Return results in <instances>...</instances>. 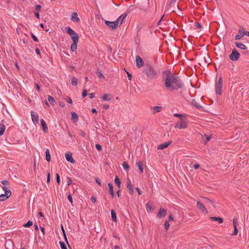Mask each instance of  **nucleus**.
Segmentation results:
<instances>
[{
    "label": "nucleus",
    "mask_w": 249,
    "mask_h": 249,
    "mask_svg": "<svg viewBox=\"0 0 249 249\" xmlns=\"http://www.w3.org/2000/svg\"><path fill=\"white\" fill-rule=\"evenodd\" d=\"M71 120L73 123H76L78 119V116L75 112H71Z\"/></svg>",
    "instance_id": "20"
},
{
    "label": "nucleus",
    "mask_w": 249,
    "mask_h": 249,
    "mask_svg": "<svg viewBox=\"0 0 249 249\" xmlns=\"http://www.w3.org/2000/svg\"><path fill=\"white\" fill-rule=\"evenodd\" d=\"M95 147L98 151L102 150V146L99 144H96Z\"/></svg>",
    "instance_id": "49"
},
{
    "label": "nucleus",
    "mask_w": 249,
    "mask_h": 249,
    "mask_svg": "<svg viewBox=\"0 0 249 249\" xmlns=\"http://www.w3.org/2000/svg\"><path fill=\"white\" fill-rule=\"evenodd\" d=\"M146 208L147 211H151V205L149 203H147L146 204Z\"/></svg>",
    "instance_id": "45"
},
{
    "label": "nucleus",
    "mask_w": 249,
    "mask_h": 249,
    "mask_svg": "<svg viewBox=\"0 0 249 249\" xmlns=\"http://www.w3.org/2000/svg\"><path fill=\"white\" fill-rule=\"evenodd\" d=\"M172 142V141H169L167 142H164L163 143L160 144L158 146V149H163L166 147H167Z\"/></svg>",
    "instance_id": "14"
},
{
    "label": "nucleus",
    "mask_w": 249,
    "mask_h": 249,
    "mask_svg": "<svg viewBox=\"0 0 249 249\" xmlns=\"http://www.w3.org/2000/svg\"><path fill=\"white\" fill-rule=\"evenodd\" d=\"M192 104L197 108H200L202 107L197 102L196 100L194 99L192 101Z\"/></svg>",
    "instance_id": "27"
},
{
    "label": "nucleus",
    "mask_w": 249,
    "mask_h": 249,
    "mask_svg": "<svg viewBox=\"0 0 249 249\" xmlns=\"http://www.w3.org/2000/svg\"><path fill=\"white\" fill-rule=\"evenodd\" d=\"M164 226H165V229L166 231H167L170 227V224H169V222L168 221H165Z\"/></svg>",
    "instance_id": "41"
},
{
    "label": "nucleus",
    "mask_w": 249,
    "mask_h": 249,
    "mask_svg": "<svg viewBox=\"0 0 249 249\" xmlns=\"http://www.w3.org/2000/svg\"><path fill=\"white\" fill-rule=\"evenodd\" d=\"M90 200L93 203H95L96 201V198L94 196H92Z\"/></svg>",
    "instance_id": "63"
},
{
    "label": "nucleus",
    "mask_w": 249,
    "mask_h": 249,
    "mask_svg": "<svg viewBox=\"0 0 249 249\" xmlns=\"http://www.w3.org/2000/svg\"><path fill=\"white\" fill-rule=\"evenodd\" d=\"M137 165L138 167L140 170V173H142L143 172V164L142 161H141V160L138 161L137 162Z\"/></svg>",
    "instance_id": "21"
},
{
    "label": "nucleus",
    "mask_w": 249,
    "mask_h": 249,
    "mask_svg": "<svg viewBox=\"0 0 249 249\" xmlns=\"http://www.w3.org/2000/svg\"><path fill=\"white\" fill-rule=\"evenodd\" d=\"M205 138H206V142H208L209 141L211 138H212V136L211 135H205Z\"/></svg>",
    "instance_id": "52"
},
{
    "label": "nucleus",
    "mask_w": 249,
    "mask_h": 249,
    "mask_svg": "<svg viewBox=\"0 0 249 249\" xmlns=\"http://www.w3.org/2000/svg\"><path fill=\"white\" fill-rule=\"evenodd\" d=\"M188 123L184 120V119L180 120V122H178L175 126V128L183 129L187 127Z\"/></svg>",
    "instance_id": "9"
},
{
    "label": "nucleus",
    "mask_w": 249,
    "mask_h": 249,
    "mask_svg": "<svg viewBox=\"0 0 249 249\" xmlns=\"http://www.w3.org/2000/svg\"><path fill=\"white\" fill-rule=\"evenodd\" d=\"M67 102L69 103V104H71L72 103V100L71 99V98L70 97H67V100H66Z\"/></svg>",
    "instance_id": "53"
},
{
    "label": "nucleus",
    "mask_w": 249,
    "mask_h": 249,
    "mask_svg": "<svg viewBox=\"0 0 249 249\" xmlns=\"http://www.w3.org/2000/svg\"><path fill=\"white\" fill-rule=\"evenodd\" d=\"M210 219L213 221H217L220 224L222 223L223 222V218L220 217H211Z\"/></svg>",
    "instance_id": "23"
},
{
    "label": "nucleus",
    "mask_w": 249,
    "mask_h": 249,
    "mask_svg": "<svg viewBox=\"0 0 249 249\" xmlns=\"http://www.w3.org/2000/svg\"><path fill=\"white\" fill-rule=\"evenodd\" d=\"M240 54L234 48L232 50L231 53L229 55V58L232 61H236L239 59Z\"/></svg>",
    "instance_id": "7"
},
{
    "label": "nucleus",
    "mask_w": 249,
    "mask_h": 249,
    "mask_svg": "<svg viewBox=\"0 0 249 249\" xmlns=\"http://www.w3.org/2000/svg\"><path fill=\"white\" fill-rule=\"evenodd\" d=\"M108 187L109 188V193L112 198H113L114 196V194L113 192V187L111 183H109L108 184Z\"/></svg>",
    "instance_id": "19"
},
{
    "label": "nucleus",
    "mask_w": 249,
    "mask_h": 249,
    "mask_svg": "<svg viewBox=\"0 0 249 249\" xmlns=\"http://www.w3.org/2000/svg\"><path fill=\"white\" fill-rule=\"evenodd\" d=\"M59 244L61 249H67V247L64 242L62 241H60Z\"/></svg>",
    "instance_id": "40"
},
{
    "label": "nucleus",
    "mask_w": 249,
    "mask_h": 249,
    "mask_svg": "<svg viewBox=\"0 0 249 249\" xmlns=\"http://www.w3.org/2000/svg\"><path fill=\"white\" fill-rule=\"evenodd\" d=\"M40 123L43 128V130L45 133L48 132V127L46 123H45V121L42 119L40 120Z\"/></svg>",
    "instance_id": "18"
},
{
    "label": "nucleus",
    "mask_w": 249,
    "mask_h": 249,
    "mask_svg": "<svg viewBox=\"0 0 249 249\" xmlns=\"http://www.w3.org/2000/svg\"><path fill=\"white\" fill-rule=\"evenodd\" d=\"M49 102L52 105H54V103H55L54 98L51 95H49L48 97Z\"/></svg>",
    "instance_id": "35"
},
{
    "label": "nucleus",
    "mask_w": 249,
    "mask_h": 249,
    "mask_svg": "<svg viewBox=\"0 0 249 249\" xmlns=\"http://www.w3.org/2000/svg\"><path fill=\"white\" fill-rule=\"evenodd\" d=\"M126 73H127V77H128V80H131V79H132L131 74L128 72H126Z\"/></svg>",
    "instance_id": "61"
},
{
    "label": "nucleus",
    "mask_w": 249,
    "mask_h": 249,
    "mask_svg": "<svg viewBox=\"0 0 249 249\" xmlns=\"http://www.w3.org/2000/svg\"><path fill=\"white\" fill-rule=\"evenodd\" d=\"M2 189L5 191V194L0 195V201H3L8 199L11 195V192L6 187H2Z\"/></svg>",
    "instance_id": "4"
},
{
    "label": "nucleus",
    "mask_w": 249,
    "mask_h": 249,
    "mask_svg": "<svg viewBox=\"0 0 249 249\" xmlns=\"http://www.w3.org/2000/svg\"><path fill=\"white\" fill-rule=\"evenodd\" d=\"M238 231L237 230V227L234 228V232H233V235H236L238 233Z\"/></svg>",
    "instance_id": "54"
},
{
    "label": "nucleus",
    "mask_w": 249,
    "mask_h": 249,
    "mask_svg": "<svg viewBox=\"0 0 249 249\" xmlns=\"http://www.w3.org/2000/svg\"><path fill=\"white\" fill-rule=\"evenodd\" d=\"M95 181H96V182L98 184H99V185H100V186L101 185V180H100V179L99 178H95Z\"/></svg>",
    "instance_id": "56"
},
{
    "label": "nucleus",
    "mask_w": 249,
    "mask_h": 249,
    "mask_svg": "<svg viewBox=\"0 0 249 249\" xmlns=\"http://www.w3.org/2000/svg\"><path fill=\"white\" fill-rule=\"evenodd\" d=\"M174 116L175 117L179 118L180 120H182L183 119H184V118L186 116L185 115L180 114H178V113H175L174 114Z\"/></svg>",
    "instance_id": "36"
},
{
    "label": "nucleus",
    "mask_w": 249,
    "mask_h": 249,
    "mask_svg": "<svg viewBox=\"0 0 249 249\" xmlns=\"http://www.w3.org/2000/svg\"><path fill=\"white\" fill-rule=\"evenodd\" d=\"M105 24L108 26L112 30L116 29L118 26V20L115 21H105Z\"/></svg>",
    "instance_id": "8"
},
{
    "label": "nucleus",
    "mask_w": 249,
    "mask_h": 249,
    "mask_svg": "<svg viewBox=\"0 0 249 249\" xmlns=\"http://www.w3.org/2000/svg\"><path fill=\"white\" fill-rule=\"evenodd\" d=\"M127 14H124L121 15L116 20H118V22L121 20V24L123 22L124 19L126 17Z\"/></svg>",
    "instance_id": "25"
},
{
    "label": "nucleus",
    "mask_w": 249,
    "mask_h": 249,
    "mask_svg": "<svg viewBox=\"0 0 249 249\" xmlns=\"http://www.w3.org/2000/svg\"><path fill=\"white\" fill-rule=\"evenodd\" d=\"M77 84V79L75 77H72L71 78V84L73 86H76Z\"/></svg>",
    "instance_id": "38"
},
{
    "label": "nucleus",
    "mask_w": 249,
    "mask_h": 249,
    "mask_svg": "<svg viewBox=\"0 0 249 249\" xmlns=\"http://www.w3.org/2000/svg\"><path fill=\"white\" fill-rule=\"evenodd\" d=\"M123 167L124 170L128 171L129 169V166L126 161H124L123 163Z\"/></svg>",
    "instance_id": "37"
},
{
    "label": "nucleus",
    "mask_w": 249,
    "mask_h": 249,
    "mask_svg": "<svg viewBox=\"0 0 249 249\" xmlns=\"http://www.w3.org/2000/svg\"><path fill=\"white\" fill-rule=\"evenodd\" d=\"M222 88V78L219 77L218 81L215 84V92L217 95H221Z\"/></svg>",
    "instance_id": "5"
},
{
    "label": "nucleus",
    "mask_w": 249,
    "mask_h": 249,
    "mask_svg": "<svg viewBox=\"0 0 249 249\" xmlns=\"http://www.w3.org/2000/svg\"><path fill=\"white\" fill-rule=\"evenodd\" d=\"M195 26L196 27V28H199V29H201L202 27L201 23L199 22L196 23Z\"/></svg>",
    "instance_id": "48"
},
{
    "label": "nucleus",
    "mask_w": 249,
    "mask_h": 249,
    "mask_svg": "<svg viewBox=\"0 0 249 249\" xmlns=\"http://www.w3.org/2000/svg\"><path fill=\"white\" fill-rule=\"evenodd\" d=\"M163 74H165L163 77L165 86L169 90L173 91L183 87L184 84L179 76L167 71H163Z\"/></svg>",
    "instance_id": "1"
},
{
    "label": "nucleus",
    "mask_w": 249,
    "mask_h": 249,
    "mask_svg": "<svg viewBox=\"0 0 249 249\" xmlns=\"http://www.w3.org/2000/svg\"><path fill=\"white\" fill-rule=\"evenodd\" d=\"M78 41H74L73 42V44L71 45V50L72 52H74L77 48V43Z\"/></svg>",
    "instance_id": "30"
},
{
    "label": "nucleus",
    "mask_w": 249,
    "mask_h": 249,
    "mask_svg": "<svg viewBox=\"0 0 249 249\" xmlns=\"http://www.w3.org/2000/svg\"><path fill=\"white\" fill-rule=\"evenodd\" d=\"M82 137H85V133L82 130H80V133H79Z\"/></svg>",
    "instance_id": "60"
},
{
    "label": "nucleus",
    "mask_w": 249,
    "mask_h": 249,
    "mask_svg": "<svg viewBox=\"0 0 249 249\" xmlns=\"http://www.w3.org/2000/svg\"><path fill=\"white\" fill-rule=\"evenodd\" d=\"M197 207L199 208L202 212L207 213L208 211L206 209L204 205L200 202L197 201L196 203Z\"/></svg>",
    "instance_id": "13"
},
{
    "label": "nucleus",
    "mask_w": 249,
    "mask_h": 249,
    "mask_svg": "<svg viewBox=\"0 0 249 249\" xmlns=\"http://www.w3.org/2000/svg\"><path fill=\"white\" fill-rule=\"evenodd\" d=\"M153 113L155 114L161 111L162 107H161L156 106L153 107Z\"/></svg>",
    "instance_id": "29"
},
{
    "label": "nucleus",
    "mask_w": 249,
    "mask_h": 249,
    "mask_svg": "<svg viewBox=\"0 0 249 249\" xmlns=\"http://www.w3.org/2000/svg\"><path fill=\"white\" fill-rule=\"evenodd\" d=\"M233 224L234 228L237 227V220L235 218L233 219Z\"/></svg>",
    "instance_id": "51"
},
{
    "label": "nucleus",
    "mask_w": 249,
    "mask_h": 249,
    "mask_svg": "<svg viewBox=\"0 0 249 249\" xmlns=\"http://www.w3.org/2000/svg\"><path fill=\"white\" fill-rule=\"evenodd\" d=\"M143 71L148 78L155 79L157 76V72L153 67L148 64H145L143 69Z\"/></svg>",
    "instance_id": "2"
},
{
    "label": "nucleus",
    "mask_w": 249,
    "mask_h": 249,
    "mask_svg": "<svg viewBox=\"0 0 249 249\" xmlns=\"http://www.w3.org/2000/svg\"><path fill=\"white\" fill-rule=\"evenodd\" d=\"M204 198V203H207V204H209V203H210L214 207H215V206H214V203L213 201L212 200H211V199H210L209 198H207V197H203Z\"/></svg>",
    "instance_id": "28"
},
{
    "label": "nucleus",
    "mask_w": 249,
    "mask_h": 249,
    "mask_svg": "<svg viewBox=\"0 0 249 249\" xmlns=\"http://www.w3.org/2000/svg\"><path fill=\"white\" fill-rule=\"evenodd\" d=\"M67 178L68 179V185L69 186L72 183V180L71 178Z\"/></svg>",
    "instance_id": "58"
},
{
    "label": "nucleus",
    "mask_w": 249,
    "mask_h": 249,
    "mask_svg": "<svg viewBox=\"0 0 249 249\" xmlns=\"http://www.w3.org/2000/svg\"><path fill=\"white\" fill-rule=\"evenodd\" d=\"M114 181H115V184L118 186L119 189H120L121 182L118 176H116Z\"/></svg>",
    "instance_id": "32"
},
{
    "label": "nucleus",
    "mask_w": 249,
    "mask_h": 249,
    "mask_svg": "<svg viewBox=\"0 0 249 249\" xmlns=\"http://www.w3.org/2000/svg\"><path fill=\"white\" fill-rule=\"evenodd\" d=\"M97 76L100 79H105V76L102 73L101 70H98L97 72Z\"/></svg>",
    "instance_id": "34"
},
{
    "label": "nucleus",
    "mask_w": 249,
    "mask_h": 249,
    "mask_svg": "<svg viewBox=\"0 0 249 249\" xmlns=\"http://www.w3.org/2000/svg\"><path fill=\"white\" fill-rule=\"evenodd\" d=\"M238 33L240 34V35H236L235 36V39L236 40L240 39L242 37H243L244 35H246L249 36V31H245L244 28L243 26H241L238 30Z\"/></svg>",
    "instance_id": "6"
},
{
    "label": "nucleus",
    "mask_w": 249,
    "mask_h": 249,
    "mask_svg": "<svg viewBox=\"0 0 249 249\" xmlns=\"http://www.w3.org/2000/svg\"><path fill=\"white\" fill-rule=\"evenodd\" d=\"M59 106H60V107H65V104L64 102H60L59 103Z\"/></svg>",
    "instance_id": "64"
},
{
    "label": "nucleus",
    "mask_w": 249,
    "mask_h": 249,
    "mask_svg": "<svg viewBox=\"0 0 249 249\" xmlns=\"http://www.w3.org/2000/svg\"><path fill=\"white\" fill-rule=\"evenodd\" d=\"M66 32L70 35L72 40V41H78L79 37L77 33H76L70 27H67L65 28Z\"/></svg>",
    "instance_id": "3"
},
{
    "label": "nucleus",
    "mask_w": 249,
    "mask_h": 249,
    "mask_svg": "<svg viewBox=\"0 0 249 249\" xmlns=\"http://www.w3.org/2000/svg\"><path fill=\"white\" fill-rule=\"evenodd\" d=\"M235 44L236 45V46L237 48L241 49L242 50H245L247 48V47L246 46V45L242 43L236 42L235 43Z\"/></svg>",
    "instance_id": "22"
},
{
    "label": "nucleus",
    "mask_w": 249,
    "mask_h": 249,
    "mask_svg": "<svg viewBox=\"0 0 249 249\" xmlns=\"http://www.w3.org/2000/svg\"><path fill=\"white\" fill-rule=\"evenodd\" d=\"M65 157L67 160L69 162H70L72 163H74L75 162V161L72 158V153L70 152H68L65 154Z\"/></svg>",
    "instance_id": "12"
},
{
    "label": "nucleus",
    "mask_w": 249,
    "mask_h": 249,
    "mask_svg": "<svg viewBox=\"0 0 249 249\" xmlns=\"http://www.w3.org/2000/svg\"><path fill=\"white\" fill-rule=\"evenodd\" d=\"M110 96H111V94H107V93L104 94L103 95V96H102V99L104 101H109L111 100Z\"/></svg>",
    "instance_id": "26"
},
{
    "label": "nucleus",
    "mask_w": 249,
    "mask_h": 249,
    "mask_svg": "<svg viewBox=\"0 0 249 249\" xmlns=\"http://www.w3.org/2000/svg\"><path fill=\"white\" fill-rule=\"evenodd\" d=\"M111 216L112 221L113 222H116L117 221L116 213L114 210H111Z\"/></svg>",
    "instance_id": "24"
},
{
    "label": "nucleus",
    "mask_w": 249,
    "mask_h": 249,
    "mask_svg": "<svg viewBox=\"0 0 249 249\" xmlns=\"http://www.w3.org/2000/svg\"><path fill=\"white\" fill-rule=\"evenodd\" d=\"M56 179L57 183L59 184L60 183V177L58 174H56Z\"/></svg>",
    "instance_id": "47"
},
{
    "label": "nucleus",
    "mask_w": 249,
    "mask_h": 249,
    "mask_svg": "<svg viewBox=\"0 0 249 249\" xmlns=\"http://www.w3.org/2000/svg\"><path fill=\"white\" fill-rule=\"evenodd\" d=\"M126 183H127V188L129 190V194L130 195H132L133 194L134 192H133V190L132 189V185L131 184L130 180L129 178H128L127 179Z\"/></svg>",
    "instance_id": "16"
},
{
    "label": "nucleus",
    "mask_w": 249,
    "mask_h": 249,
    "mask_svg": "<svg viewBox=\"0 0 249 249\" xmlns=\"http://www.w3.org/2000/svg\"><path fill=\"white\" fill-rule=\"evenodd\" d=\"M5 130V126L3 124H0V136H2Z\"/></svg>",
    "instance_id": "33"
},
{
    "label": "nucleus",
    "mask_w": 249,
    "mask_h": 249,
    "mask_svg": "<svg viewBox=\"0 0 249 249\" xmlns=\"http://www.w3.org/2000/svg\"><path fill=\"white\" fill-rule=\"evenodd\" d=\"M78 14L76 12H73L71 15V19L75 22H79L80 20L79 18L77 17Z\"/></svg>",
    "instance_id": "17"
},
{
    "label": "nucleus",
    "mask_w": 249,
    "mask_h": 249,
    "mask_svg": "<svg viewBox=\"0 0 249 249\" xmlns=\"http://www.w3.org/2000/svg\"><path fill=\"white\" fill-rule=\"evenodd\" d=\"M31 36L32 38L36 42H38V38L35 35H34L33 33L31 34Z\"/></svg>",
    "instance_id": "44"
},
{
    "label": "nucleus",
    "mask_w": 249,
    "mask_h": 249,
    "mask_svg": "<svg viewBox=\"0 0 249 249\" xmlns=\"http://www.w3.org/2000/svg\"><path fill=\"white\" fill-rule=\"evenodd\" d=\"M35 88H36V89L37 90V91L38 92L40 91V87H39V86L38 85V84H37V83H35Z\"/></svg>",
    "instance_id": "59"
},
{
    "label": "nucleus",
    "mask_w": 249,
    "mask_h": 249,
    "mask_svg": "<svg viewBox=\"0 0 249 249\" xmlns=\"http://www.w3.org/2000/svg\"><path fill=\"white\" fill-rule=\"evenodd\" d=\"M41 8V6L40 5H36L35 7L36 10L39 11Z\"/></svg>",
    "instance_id": "57"
},
{
    "label": "nucleus",
    "mask_w": 249,
    "mask_h": 249,
    "mask_svg": "<svg viewBox=\"0 0 249 249\" xmlns=\"http://www.w3.org/2000/svg\"><path fill=\"white\" fill-rule=\"evenodd\" d=\"M33 225V222L29 220L26 223L24 224L23 226L25 228L30 227Z\"/></svg>",
    "instance_id": "39"
},
{
    "label": "nucleus",
    "mask_w": 249,
    "mask_h": 249,
    "mask_svg": "<svg viewBox=\"0 0 249 249\" xmlns=\"http://www.w3.org/2000/svg\"><path fill=\"white\" fill-rule=\"evenodd\" d=\"M63 235L65 241L67 243V244L68 245L69 247L70 248V246L69 245V242H68V239H67V236H66V234L65 231H64V234Z\"/></svg>",
    "instance_id": "46"
},
{
    "label": "nucleus",
    "mask_w": 249,
    "mask_h": 249,
    "mask_svg": "<svg viewBox=\"0 0 249 249\" xmlns=\"http://www.w3.org/2000/svg\"><path fill=\"white\" fill-rule=\"evenodd\" d=\"M46 160L47 161L49 162L51 160V155L48 149L46 150Z\"/></svg>",
    "instance_id": "31"
},
{
    "label": "nucleus",
    "mask_w": 249,
    "mask_h": 249,
    "mask_svg": "<svg viewBox=\"0 0 249 249\" xmlns=\"http://www.w3.org/2000/svg\"><path fill=\"white\" fill-rule=\"evenodd\" d=\"M88 91L86 89H84L82 93V96L83 98H85L88 94Z\"/></svg>",
    "instance_id": "43"
},
{
    "label": "nucleus",
    "mask_w": 249,
    "mask_h": 249,
    "mask_svg": "<svg viewBox=\"0 0 249 249\" xmlns=\"http://www.w3.org/2000/svg\"><path fill=\"white\" fill-rule=\"evenodd\" d=\"M166 210L162 209L160 208L159 210V212L157 214V216L159 218H162L166 216Z\"/></svg>",
    "instance_id": "15"
},
{
    "label": "nucleus",
    "mask_w": 249,
    "mask_h": 249,
    "mask_svg": "<svg viewBox=\"0 0 249 249\" xmlns=\"http://www.w3.org/2000/svg\"><path fill=\"white\" fill-rule=\"evenodd\" d=\"M200 167V165L198 164H196L194 165V168L196 170L198 169Z\"/></svg>",
    "instance_id": "62"
},
{
    "label": "nucleus",
    "mask_w": 249,
    "mask_h": 249,
    "mask_svg": "<svg viewBox=\"0 0 249 249\" xmlns=\"http://www.w3.org/2000/svg\"><path fill=\"white\" fill-rule=\"evenodd\" d=\"M68 199L69 200V201L71 202V204L72 205H73V201H72V196H71V195L70 193H69L68 195Z\"/></svg>",
    "instance_id": "42"
},
{
    "label": "nucleus",
    "mask_w": 249,
    "mask_h": 249,
    "mask_svg": "<svg viewBox=\"0 0 249 249\" xmlns=\"http://www.w3.org/2000/svg\"><path fill=\"white\" fill-rule=\"evenodd\" d=\"M31 117H32V121L33 122V123L35 124H37L38 123V114L32 111H31Z\"/></svg>",
    "instance_id": "10"
},
{
    "label": "nucleus",
    "mask_w": 249,
    "mask_h": 249,
    "mask_svg": "<svg viewBox=\"0 0 249 249\" xmlns=\"http://www.w3.org/2000/svg\"><path fill=\"white\" fill-rule=\"evenodd\" d=\"M50 174L49 172L47 173V182L49 183L50 182Z\"/></svg>",
    "instance_id": "50"
},
{
    "label": "nucleus",
    "mask_w": 249,
    "mask_h": 249,
    "mask_svg": "<svg viewBox=\"0 0 249 249\" xmlns=\"http://www.w3.org/2000/svg\"><path fill=\"white\" fill-rule=\"evenodd\" d=\"M1 183L3 184V185H7L9 184V182L8 180H3L1 181Z\"/></svg>",
    "instance_id": "55"
},
{
    "label": "nucleus",
    "mask_w": 249,
    "mask_h": 249,
    "mask_svg": "<svg viewBox=\"0 0 249 249\" xmlns=\"http://www.w3.org/2000/svg\"><path fill=\"white\" fill-rule=\"evenodd\" d=\"M136 66L138 68H140L142 67L144 62L142 58L139 55H137L136 57Z\"/></svg>",
    "instance_id": "11"
}]
</instances>
